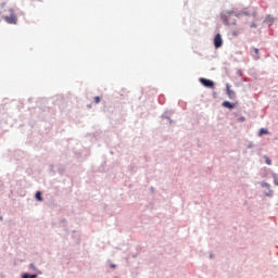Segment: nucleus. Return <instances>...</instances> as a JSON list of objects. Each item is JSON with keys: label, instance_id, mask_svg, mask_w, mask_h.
<instances>
[{"label": "nucleus", "instance_id": "obj_3", "mask_svg": "<svg viewBox=\"0 0 278 278\" xmlns=\"http://www.w3.org/2000/svg\"><path fill=\"white\" fill-rule=\"evenodd\" d=\"M200 83L205 86V88H214V81L207 78H200Z\"/></svg>", "mask_w": 278, "mask_h": 278}, {"label": "nucleus", "instance_id": "obj_7", "mask_svg": "<svg viewBox=\"0 0 278 278\" xmlns=\"http://www.w3.org/2000/svg\"><path fill=\"white\" fill-rule=\"evenodd\" d=\"M264 135H268V130L266 128H261L258 136H264Z\"/></svg>", "mask_w": 278, "mask_h": 278}, {"label": "nucleus", "instance_id": "obj_15", "mask_svg": "<svg viewBox=\"0 0 278 278\" xmlns=\"http://www.w3.org/2000/svg\"><path fill=\"white\" fill-rule=\"evenodd\" d=\"M231 34H232V36H238L240 33L239 31H232Z\"/></svg>", "mask_w": 278, "mask_h": 278}, {"label": "nucleus", "instance_id": "obj_6", "mask_svg": "<svg viewBox=\"0 0 278 278\" xmlns=\"http://www.w3.org/2000/svg\"><path fill=\"white\" fill-rule=\"evenodd\" d=\"M252 55H253L254 60H260V49L253 48Z\"/></svg>", "mask_w": 278, "mask_h": 278}, {"label": "nucleus", "instance_id": "obj_16", "mask_svg": "<svg viewBox=\"0 0 278 278\" xmlns=\"http://www.w3.org/2000/svg\"><path fill=\"white\" fill-rule=\"evenodd\" d=\"M111 268H114V265H111Z\"/></svg>", "mask_w": 278, "mask_h": 278}, {"label": "nucleus", "instance_id": "obj_10", "mask_svg": "<svg viewBox=\"0 0 278 278\" xmlns=\"http://www.w3.org/2000/svg\"><path fill=\"white\" fill-rule=\"evenodd\" d=\"M264 159L268 166H270V164H273V161H270V159L268 156H264Z\"/></svg>", "mask_w": 278, "mask_h": 278}, {"label": "nucleus", "instance_id": "obj_4", "mask_svg": "<svg viewBox=\"0 0 278 278\" xmlns=\"http://www.w3.org/2000/svg\"><path fill=\"white\" fill-rule=\"evenodd\" d=\"M226 92H227L228 99H236V91L231 90V88L229 87V84L226 85Z\"/></svg>", "mask_w": 278, "mask_h": 278}, {"label": "nucleus", "instance_id": "obj_13", "mask_svg": "<svg viewBox=\"0 0 278 278\" xmlns=\"http://www.w3.org/2000/svg\"><path fill=\"white\" fill-rule=\"evenodd\" d=\"M245 121H247V118L244 116H241V117L238 118L239 123H244Z\"/></svg>", "mask_w": 278, "mask_h": 278}, {"label": "nucleus", "instance_id": "obj_1", "mask_svg": "<svg viewBox=\"0 0 278 278\" xmlns=\"http://www.w3.org/2000/svg\"><path fill=\"white\" fill-rule=\"evenodd\" d=\"M9 25H16L18 18L16 17V14H14V10H11V15L10 16H4L3 17Z\"/></svg>", "mask_w": 278, "mask_h": 278}, {"label": "nucleus", "instance_id": "obj_14", "mask_svg": "<svg viewBox=\"0 0 278 278\" xmlns=\"http://www.w3.org/2000/svg\"><path fill=\"white\" fill-rule=\"evenodd\" d=\"M274 184H275V186H278V177H277V175H274Z\"/></svg>", "mask_w": 278, "mask_h": 278}, {"label": "nucleus", "instance_id": "obj_9", "mask_svg": "<svg viewBox=\"0 0 278 278\" xmlns=\"http://www.w3.org/2000/svg\"><path fill=\"white\" fill-rule=\"evenodd\" d=\"M38 275H28V274H24L23 278H37Z\"/></svg>", "mask_w": 278, "mask_h": 278}, {"label": "nucleus", "instance_id": "obj_12", "mask_svg": "<svg viewBox=\"0 0 278 278\" xmlns=\"http://www.w3.org/2000/svg\"><path fill=\"white\" fill-rule=\"evenodd\" d=\"M261 186L262 188H270V185L268 182H262Z\"/></svg>", "mask_w": 278, "mask_h": 278}, {"label": "nucleus", "instance_id": "obj_11", "mask_svg": "<svg viewBox=\"0 0 278 278\" xmlns=\"http://www.w3.org/2000/svg\"><path fill=\"white\" fill-rule=\"evenodd\" d=\"M94 103H101V97L97 96L93 98Z\"/></svg>", "mask_w": 278, "mask_h": 278}, {"label": "nucleus", "instance_id": "obj_8", "mask_svg": "<svg viewBox=\"0 0 278 278\" xmlns=\"http://www.w3.org/2000/svg\"><path fill=\"white\" fill-rule=\"evenodd\" d=\"M35 197L37 201H42V193L40 191H37Z\"/></svg>", "mask_w": 278, "mask_h": 278}, {"label": "nucleus", "instance_id": "obj_5", "mask_svg": "<svg viewBox=\"0 0 278 278\" xmlns=\"http://www.w3.org/2000/svg\"><path fill=\"white\" fill-rule=\"evenodd\" d=\"M223 108H227V110H233V108H236V104L231 103L229 101H224L223 102Z\"/></svg>", "mask_w": 278, "mask_h": 278}, {"label": "nucleus", "instance_id": "obj_2", "mask_svg": "<svg viewBox=\"0 0 278 278\" xmlns=\"http://www.w3.org/2000/svg\"><path fill=\"white\" fill-rule=\"evenodd\" d=\"M214 47L215 49H220V47H223V37L220 36V34H217L214 38Z\"/></svg>", "mask_w": 278, "mask_h": 278}]
</instances>
